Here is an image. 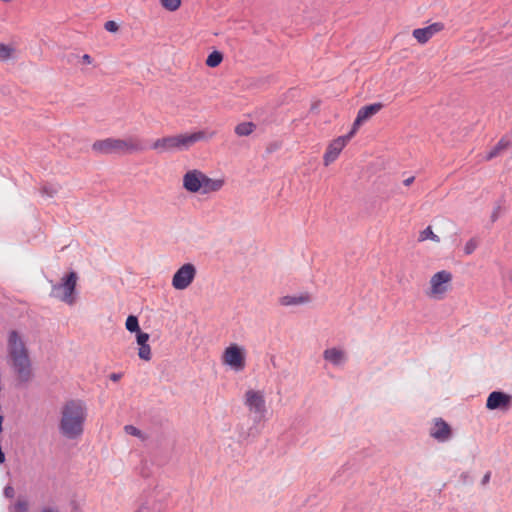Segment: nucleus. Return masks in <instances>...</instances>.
<instances>
[{
  "instance_id": "obj_1",
  "label": "nucleus",
  "mask_w": 512,
  "mask_h": 512,
  "mask_svg": "<svg viewBox=\"0 0 512 512\" xmlns=\"http://www.w3.org/2000/svg\"><path fill=\"white\" fill-rule=\"evenodd\" d=\"M86 405L80 400L67 401L60 410L59 432L68 440H77L84 433Z\"/></svg>"
},
{
  "instance_id": "obj_2",
  "label": "nucleus",
  "mask_w": 512,
  "mask_h": 512,
  "mask_svg": "<svg viewBox=\"0 0 512 512\" xmlns=\"http://www.w3.org/2000/svg\"><path fill=\"white\" fill-rule=\"evenodd\" d=\"M7 350L13 371L20 382L26 383L33 377L32 362L28 349L16 331L8 335Z\"/></svg>"
},
{
  "instance_id": "obj_3",
  "label": "nucleus",
  "mask_w": 512,
  "mask_h": 512,
  "mask_svg": "<svg viewBox=\"0 0 512 512\" xmlns=\"http://www.w3.org/2000/svg\"><path fill=\"white\" fill-rule=\"evenodd\" d=\"M215 136V132L199 130L191 133H180L156 139L151 148L157 153L187 151L197 142L208 141Z\"/></svg>"
},
{
  "instance_id": "obj_4",
  "label": "nucleus",
  "mask_w": 512,
  "mask_h": 512,
  "mask_svg": "<svg viewBox=\"0 0 512 512\" xmlns=\"http://www.w3.org/2000/svg\"><path fill=\"white\" fill-rule=\"evenodd\" d=\"M225 181L220 178H210L199 169L188 170L182 177L183 188L192 194H210L220 191Z\"/></svg>"
},
{
  "instance_id": "obj_5",
  "label": "nucleus",
  "mask_w": 512,
  "mask_h": 512,
  "mask_svg": "<svg viewBox=\"0 0 512 512\" xmlns=\"http://www.w3.org/2000/svg\"><path fill=\"white\" fill-rule=\"evenodd\" d=\"M97 154H131L144 150L142 142L136 137L106 138L92 144Z\"/></svg>"
},
{
  "instance_id": "obj_6",
  "label": "nucleus",
  "mask_w": 512,
  "mask_h": 512,
  "mask_svg": "<svg viewBox=\"0 0 512 512\" xmlns=\"http://www.w3.org/2000/svg\"><path fill=\"white\" fill-rule=\"evenodd\" d=\"M453 275L450 271L441 270L433 274L429 280L425 294L428 298L442 300L451 289Z\"/></svg>"
},
{
  "instance_id": "obj_7",
  "label": "nucleus",
  "mask_w": 512,
  "mask_h": 512,
  "mask_svg": "<svg viewBox=\"0 0 512 512\" xmlns=\"http://www.w3.org/2000/svg\"><path fill=\"white\" fill-rule=\"evenodd\" d=\"M243 403L248 412L253 415L254 421H262L267 413L264 391L249 388L243 395Z\"/></svg>"
},
{
  "instance_id": "obj_8",
  "label": "nucleus",
  "mask_w": 512,
  "mask_h": 512,
  "mask_svg": "<svg viewBox=\"0 0 512 512\" xmlns=\"http://www.w3.org/2000/svg\"><path fill=\"white\" fill-rule=\"evenodd\" d=\"M78 276L72 271L61 279V282L52 286L51 295L69 305L75 302V289Z\"/></svg>"
},
{
  "instance_id": "obj_9",
  "label": "nucleus",
  "mask_w": 512,
  "mask_h": 512,
  "mask_svg": "<svg viewBox=\"0 0 512 512\" xmlns=\"http://www.w3.org/2000/svg\"><path fill=\"white\" fill-rule=\"evenodd\" d=\"M221 361L235 372L244 370L246 366L245 349L237 344H231L225 348Z\"/></svg>"
},
{
  "instance_id": "obj_10",
  "label": "nucleus",
  "mask_w": 512,
  "mask_h": 512,
  "mask_svg": "<svg viewBox=\"0 0 512 512\" xmlns=\"http://www.w3.org/2000/svg\"><path fill=\"white\" fill-rule=\"evenodd\" d=\"M195 276V266L191 263H186L173 275L172 286L177 290H184L193 282Z\"/></svg>"
},
{
  "instance_id": "obj_11",
  "label": "nucleus",
  "mask_w": 512,
  "mask_h": 512,
  "mask_svg": "<svg viewBox=\"0 0 512 512\" xmlns=\"http://www.w3.org/2000/svg\"><path fill=\"white\" fill-rule=\"evenodd\" d=\"M347 144L348 141L344 139L342 136L332 140L328 144L327 149L323 155V164L325 166H329L331 163L336 161V159L339 157L340 153Z\"/></svg>"
},
{
  "instance_id": "obj_12",
  "label": "nucleus",
  "mask_w": 512,
  "mask_h": 512,
  "mask_svg": "<svg viewBox=\"0 0 512 512\" xmlns=\"http://www.w3.org/2000/svg\"><path fill=\"white\" fill-rule=\"evenodd\" d=\"M443 29V23L435 22L427 27L414 29L412 35L420 44L423 45Z\"/></svg>"
},
{
  "instance_id": "obj_13",
  "label": "nucleus",
  "mask_w": 512,
  "mask_h": 512,
  "mask_svg": "<svg viewBox=\"0 0 512 512\" xmlns=\"http://www.w3.org/2000/svg\"><path fill=\"white\" fill-rule=\"evenodd\" d=\"M452 435L451 427L442 418H436L430 429V436L438 442H446Z\"/></svg>"
},
{
  "instance_id": "obj_14",
  "label": "nucleus",
  "mask_w": 512,
  "mask_h": 512,
  "mask_svg": "<svg viewBox=\"0 0 512 512\" xmlns=\"http://www.w3.org/2000/svg\"><path fill=\"white\" fill-rule=\"evenodd\" d=\"M511 402V396L500 391L490 393L487 398L486 407L490 410L499 408H508Z\"/></svg>"
},
{
  "instance_id": "obj_15",
  "label": "nucleus",
  "mask_w": 512,
  "mask_h": 512,
  "mask_svg": "<svg viewBox=\"0 0 512 512\" xmlns=\"http://www.w3.org/2000/svg\"><path fill=\"white\" fill-rule=\"evenodd\" d=\"M323 358L334 366H341L347 361V354L341 348L332 347L324 350Z\"/></svg>"
},
{
  "instance_id": "obj_16",
  "label": "nucleus",
  "mask_w": 512,
  "mask_h": 512,
  "mask_svg": "<svg viewBox=\"0 0 512 512\" xmlns=\"http://www.w3.org/2000/svg\"><path fill=\"white\" fill-rule=\"evenodd\" d=\"M308 302H310V296L308 294L286 295L279 299V303L282 306H296L306 304Z\"/></svg>"
},
{
  "instance_id": "obj_17",
  "label": "nucleus",
  "mask_w": 512,
  "mask_h": 512,
  "mask_svg": "<svg viewBox=\"0 0 512 512\" xmlns=\"http://www.w3.org/2000/svg\"><path fill=\"white\" fill-rule=\"evenodd\" d=\"M381 103H374L371 105L363 106L359 109L357 116L363 121H367L370 117L378 113L382 109Z\"/></svg>"
},
{
  "instance_id": "obj_18",
  "label": "nucleus",
  "mask_w": 512,
  "mask_h": 512,
  "mask_svg": "<svg viewBox=\"0 0 512 512\" xmlns=\"http://www.w3.org/2000/svg\"><path fill=\"white\" fill-rule=\"evenodd\" d=\"M510 146V141L508 139L502 138L486 155L485 159L487 161L501 155L508 147Z\"/></svg>"
},
{
  "instance_id": "obj_19",
  "label": "nucleus",
  "mask_w": 512,
  "mask_h": 512,
  "mask_svg": "<svg viewBox=\"0 0 512 512\" xmlns=\"http://www.w3.org/2000/svg\"><path fill=\"white\" fill-rule=\"evenodd\" d=\"M16 49L12 45L0 43V61L6 62L14 58Z\"/></svg>"
},
{
  "instance_id": "obj_20",
  "label": "nucleus",
  "mask_w": 512,
  "mask_h": 512,
  "mask_svg": "<svg viewBox=\"0 0 512 512\" xmlns=\"http://www.w3.org/2000/svg\"><path fill=\"white\" fill-rule=\"evenodd\" d=\"M255 129V125L252 122H243L235 127V133L238 136H248Z\"/></svg>"
},
{
  "instance_id": "obj_21",
  "label": "nucleus",
  "mask_w": 512,
  "mask_h": 512,
  "mask_svg": "<svg viewBox=\"0 0 512 512\" xmlns=\"http://www.w3.org/2000/svg\"><path fill=\"white\" fill-rule=\"evenodd\" d=\"M223 60V55L219 51H213L210 53L206 59V65L208 67L214 68L220 65Z\"/></svg>"
},
{
  "instance_id": "obj_22",
  "label": "nucleus",
  "mask_w": 512,
  "mask_h": 512,
  "mask_svg": "<svg viewBox=\"0 0 512 512\" xmlns=\"http://www.w3.org/2000/svg\"><path fill=\"white\" fill-rule=\"evenodd\" d=\"M426 240H432L433 242L439 243L440 238L432 231V228L428 226L423 231L420 232L418 241L423 242Z\"/></svg>"
},
{
  "instance_id": "obj_23",
  "label": "nucleus",
  "mask_w": 512,
  "mask_h": 512,
  "mask_svg": "<svg viewBox=\"0 0 512 512\" xmlns=\"http://www.w3.org/2000/svg\"><path fill=\"white\" fill-rule=\"evenodd\" d=\"M125 326L129 332H138L140 330L138 318L134 315L127 317Z\"/></svg>"
},
{
  "instance_id": "obj_24",
  "label": "nucleus",
  "mask_w": 512,
  "mask_h": 512,
  "mask_svg": "<svg viewBox=\"0 0 512 512\" xmlns=\"http://www.w3.org/2000/svg\"><path fill=\"white\" fill-rule=\"evenodd\" d=\"M29 508L28 501L24 499H18L11 507L10 512H27Z\"/></svg>"
},
{
  "instance_id": "obj_25",
  "label": "nucleus",
  "mask_w": 512,
  "mask_h": 512,
  "mask_svg": "<svg viewBox=\"0 0 512 512\" xmlns=\"http://www.w3.org/2000/svg\"><path fill=\"white\" fill-rule=\"evenodd\" d=\"M138 356L141 360L150 361L152 358V351L150 345H140L138 349Z\"/></svg>"
},
{
  "instance_id": "obj_26",
  "label": "nucleus",
  "mask_w": 512,
  "mask_h": 512,
  "mask_svg": "<svg viewBox=\"0 0 512 512\" xmlns=\"http://www.w3.org/2000/svg\"><path fill=\"white\" fill-rule=\"evenodd\" d=\"M160 2L168 11H176L181 5V0H160Z\"/></svg>"
},
{
  "instance_id": "obj_27",
  "label": "nucleus",
  "mask_w": 512,
  "mask_h": 512,
  "mask_svg": "<svg viewBox=\"0 0 512 512\" xmlns=\"http://www.w3.org/2000/svg\"><path fill=\"white\" fill-rule=\"evenodd\" d=\"M364 122L356 116V119L353 123L351 131L347 134L342 136L344 139H346L348 142L352 139V137L356 134L358 128L363 124Z\"/></svg>"
},
{
  "instance_id": "obj_28",
  "label": "nucleus",
  "mask_w": 512,
  "mask_h": 512,
  "mask_svg": "<svg viewBox=\"0 0 512 512\" xmlns=\"http://www.w3.org/2000/svg\"><path fill=\"white\" fill-rule=\"evenodd\" d=\"M364 122L356 116V119L353 123L351 131L347 134L342 136L344 139H346L348 142L352 139V137L356 134L358 128L363 124Z\"/></svg>"
},
{
  "instance_id": "obj_29",
  "label": "nucleus",
  "mask_w": 512,
  "mask_h": 512,
  "mask_svg": "<svg viewBox=\"0 0 512 512\" xmlns=\"http://www.w3.org/2000/svg\"><path fill=\"white\" fill-rule=\"evenodd\" d=\"M136 341H137V344L140 346V345H148V341H149V338H150V335L146 332H142L141 330H139L138 332H136Z\"/></svg>"
},
{
  "instance_id": "obj_30",
  "label": "nucleus",
  "mask_w": 512,
  "mask_h": 512,
  "mask_svg": "<svg viewBox=\"0 0 512 512\" xmlns=\"http://www.w3.org/2000/svg\"><path fill=\"white\" fill-rule=\"evenodd\" d=\"M478 246V241L474 238L470 239L464 247V252L466 255L472 254Z\"/></svg>"
},
{
  "instance_id": "obj_31",
  "label": "nucleus",
  "mask_w": 512,
  "mask_h": 512,
  "mask_svg": "<svg viewBox=\"0 0 512 512\" xmlns=\"http://www.w3.org/2000/svg\"><path fill=\"white\" fill-rule=\"evenodd\" d=\"M124 430L129 435H132V436H135L138 438H143L142 432L137 427H135L133 425H126L124 427Z\"/></svg>"
},
{
  "instance_id": "obj_32",
  "label": "nucleus",
  "mask_w": 512,
  "mask_h": 512,
  "mask_svg": "<svg viewBox=\"0 0 512 512\" xmlns=\"http://www.w3.org/2000/svg\"><path fill=\"white\" fill-rule=\"evenodd\" d=\"M104 28L108 31V32H112V33H115L119 30V26L118 24L115 22V21H107L104 25Z\"/></svg>"
},
{
  "instance_id": "obj_33",
  "label": "nucleus",
  "mask_w": 512,
  "mask_h": 512,
  "mask_svg": "<svg viewBox=\"0 0 512 512\" xmlns=\"http://www.w3.org/2000/svg\"><path fill=\"white\" fill-rule=\"evenodd\" d=\"M4 494L8 498H12L14 496V489L11 486H7L4 489Z\"/></svg>"
},
{
  "instance_id": "obj_34",
  "label": "nucleus",
  "mask_w": 512,
  "mask_h": 512,
  "mask_svg": "<svg viewBox=\"0 0 512 512\" xmlns=\"http://www.w3.org/2000/svg\"><path fill=\"white\" fill-rule=\"evenodd\" d=\"M81 60H82L83 63H85L87 65H90L92 63V57L89 54H84L81 57Z\"/></svg>"
},
{
  "instance_id": "obj_35",
  "label": "nucleus",
  "mask_w": 512,
  "mask_h": 512,
  "mask_svg": "<svg viewBox=\"0 0 512 512\" xmlns=\"http://www.w3.org/2000/svg\"><path fill=\"white\" fill-rule=\"evenodd\" d=\"M414 180H415V177L411 176V177L405 179L403 181V183H404L405 186H409V185H411L414 182Z\"/></svg>"
},
{
  "instance_id": "obj_36",
  "label": "nucleus",
  "mask_w": 512,
  "mask_h": 512,
  "mask_svg": "<svg viewBox=\"0 0 512 512\" xmlns=\"http://www.w3.org/2000/svg\"><path fill=\"white\" fill-rule=\"evenodd\" d=\"M490 476H491V473H490V472H487V473L484 475V477H483V479H482V484H483V485H485V484H487V483L489 482V480H490Z\"/></svg>"
},
{
  "instance_id": "obj_37",
  "label": "nucleus",
  "mask_w": 512,
  "mask_h": 512,
  "mask_svg": "<svg viewBox=\"0 0 512 512\" xmlns=\"http://www.w3.org/2000/svg\"><path fill=\"white\" fill-rule=\"evenodd\" d=\"M121 378V375L120 374H117V373H112L110 375V379L114 382H117L119 379Z\"/></svg>"
},
{
  "instance_id": "obj_38",
  "label": "nucleus",
  "mask_w": 512,
  "mask_h": 512,
  "mask_svg": "<svg viewBox=\"0 0 512 512\" xmlns=\"http://www.w3.org/2000/svg\"><path fill=\"white\" fill-rule=\"evenodd\" d=\"M42 512H58V511H57V510H55V509H53V508H49V507H48V508H44V509L42 510Z\"/></svg>"
},
{
  "instance_id": "obj_39",
  "label": "nucleus",
  "mask_w": 512,
  "mask_h": 512,
  "mask_svg": "<svg viewBox=\"0 0 512 512\" xmlns=\"http://www.w3.org/2000/svg\"><path fill=\"white\" fill-rule=\"evenodd\" d=\"M3 417L0 415V433L2 432Z\"/></svg>"
},
{
  "instance_id": "obj_40",
  "label": "nucleus",
  "mask_w": 512,
  "mask_h": 512,
  "mask_svg": "<svg viewBox=\"0 0 512 512\" xmlns=\"http://www.w3.org/2000/svg\"><path fill=\"white\" fill-rule=\"evenodd\" d=\"M137 512H148V511H142V510H139V511H137Z\"/></svg>"
}]
</instances>
